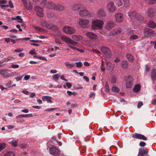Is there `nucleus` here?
Wrapping results in <instances>:
<instances>
[{"instance_id":"b1692460","label":"nucleus","mask_w":156,"mask_h":156,"mask_svg":"<svg viewBox=\"0 0 156 156\" xmlns=\"http://www.w3.org/2000/svg\"><path fill=\"white\" fill-rule=\"evenodd\" d=\"M54 10H56L58 11H63L64 7L61 5H55V8Z\"/></svg>"},{"instance_id":"a211bd4d","label":"nucleus","mask_w":156,"mask_h":156,"mask_svg":"<svg viewBox=\"0 0 156 156\" xmlns=\"http://www.w3.org/2000/svg\"><path fill=\"white\" fill-rule=\"evenodd\" d=\"M136 17L134 22H140L143 20V18L142 16L137 12Z\"/></svg>"},{"instance_id":"58836bf2","label":"nucleus","mask_w":156,"mask_h":156,"mask_svg":"<svg viewBox=\"0 0 156 156\" xmlns=\"http://www.w3.org/2000/svg\"><path fill=\"white\" fill-rule=\"evenodd\" d=\"M135 33V31L133 30H129L127 32L128 34L130 36H132Z\"/></svg>"},{"instance_id":"4468645a","label":"nucleus","mask_w":156,"mask_h":156,"mask_svg":"<svg viewBox=\"0 0 156 156\" xmlns=\"http://www.w3.org/2000/svg\"><path fill=\"white\" fill-rule=\"evenodd\" d=\"M83 5L81 4H75L72 7L73 10L74 11H79V12L82 8H83Z\"/></svg>"},{"instance_id":"e2e57ef3","label":"nucleus","mask_w":156,"mask_h":156,"mask_svg":"<svg viewBox=\"0 0 156 156\" xmlns=\"http://www.w3.org/2000/svg\"><path fill=\"white\" fill-rule=\"evenodd\" d=\"M20 147L21 148H26L27 147V146L26 145L23 144H20Z\"/></svg>"},{"instance_id":"4d7b16f0","label":"nucleus","mask_w":156,"mask_h":156,"mask_svg":"<svg viewBox=\"0 0 156 156\" xmlns=\"http://www.w3.org/2000/svg\"><path fill=\"white\" fill-rule=\"evenodd\" d=\"M35 28L36 30L42 32L44 31V29L40 27H35Z\"/></svg>"},{"instance_id":"20e7f679","label":"nucleus","mask_w":156,"mask_h":156,"mask_svg":"<svg viewBox=\"0 0 156 156\" xmlns=\"http://www.w3.org/2000/svg\"><path fill=\"white\" fill-rule=\"evenodd\" d=\"M79 14L81 17H83L91 16L90 12L86 9L84 6H83V8H82L79 12Z\"/></svg>"},{"instance_id":"de8ad7c7","label":"nucleus","mask_w":156,"mask_h":156,"mask_svg":"<svg viewBox=\"0 0 156 156\" xmlns=\"http://www.w3.org/2000/svg\"><path fill=\"white\" fill-rule=\"evenodd\" d=\"M60 77V75L58 74H56L53 76V79L54 80H57Z\"/></svg>"},{"instance_id":"f257e3e1","label":"nucleus","mask_w":156,"mask_h":156,"mask_svg":"<svg viewBox=\"0 0 156 156\" xmlns=\"http://www.w3.org/2000/svg\"><path fill=\"white\" fill-rule=\"evenodd\" d=\"M103 24V22L100 20H95L92 22L91 28L94 30L101 29Z\"/></svg>"},{"instance_id":"13d9d810","label":"nucleus","mask_w":156,"mask_h":156,"mask_svg":"<svg viewBox=\"0 0 156 156\" xmlns=\"http://www.w3.org/2000/svg\"><path fill=\"white\" fill-rule=\"evenodd\" d=\"M26 8L28 10H30L32 9V6L30 5V4H28V5H27V6L26 7Z\"/></svg>"},{"instance_id":"393cba45","label":"nucleus","mask_w":156,"mask_h":156,"mask_svg":"<svg viewBox=\"0 0 156 156\" xmlns=\"http://www.w3.org/2000/svg\"><path fill=\"white\" fill-rule=\"evenodd\" d=\"M72 38L74 40L79 41L82 39V37L79 35H74L72 36Z\"/></svg>"},{"instance_id":"473e14b6","label":"nucleus","mask_w":156,"mask_h":156,"mask_svg":"<svg viewBox=\"0 0 156 156\" xmlns=\"http://www.w3.org/2000/svg\"><path fill=\"white\" fill-rule=\"evenodd\" d=\"M34 58L41 59L43 61H47V59L44 56H37V55H34Z\"/></svg>"},{"instance_id":"cd10ccee","label":"nucleus","mask_w":156,"mask_h":156,"mask_svg":"<svg viewBox=\"0 0 156 156\" xmlns=\"http://www.w3.org/2000/svg\"><path fill=\"white\" fill-rule=\"evenodd\" d=\"M147 25L149 27L152 28H155L156 26L155 23L151 21H150L148 22Z\"/></svg>"},{"instance_id":"c756f323","label":"nucleus","mask_w":156,"mask_h":156,"mask_svg":"<svg viewBox=\"0 0 156 156\" xmlns=\"http://www.w3.org/2000/svg\"><path fill=\"white\" fill-rule=\"evenodd\" d=\"M140 89V86L139 84L136 85L133 89V91L135 93H138L139 92Z\"/></svg>"},{"instance_id":"4be33fe9","label":"nucleus","mask_w":156,"mask_h":156,"mask_svg":"<svg viewBox=\"0 0 156 156\" xmlns=\"http://www.w3.org/2000/svg\"><path fill=\"white\" fill-rule=\"evenodd\" d=\"M114 25L115 23L113 22H110L106 25V28L108 30H110L114 26Z\"/></svg>"},{"instance_id":"a18cd8bd","label":"nucleus","mask_w":156,"mask_h":156,"mask_svg":"<svg viewBox=\"0 0 156 156\" xmlns=\"http://www.w3.org/2000/svg\"><path fill=\"white\" fill-rule=\"evenodd\" d=\"M18 142L17 140H12L11 142V143L12 146L14 147L17 146V144Z\"/></svg>"},{"instance_id":"9b49d317","label":"nucleus","mask_w":156,"mask_h":156,"mask_svg":"<svg viewBox=\"0 0 156 156\" xmlns=\"http://www.w3.org/2000/svg\"><path fill=\"white\" fill-rule=\"evenodd\" d=\"M132 136L135 139L142 140H147V137L144 135L138 133H134L132 134Z\"/></svg>"},{"instance_id":"9d476101","label":"nucleus","mask_w":156,"mask_h":156,"mask_svg":"<svg viewBox=\"0 0 156 156\" xmlns=\"http://www.w3.org/2000/svg\"><path fill=\"white\" fill-rule=\"evenodd\" d=\"M144 31L145 35L147 37H150L156 35V33H154V31L150 29H146Z\"/></svg>"},{"instance_id":"6ab92c4d","label":"nucleus","mask_w":156,"mask_h":156,"mask_svg":"<svg viewBox=\"0 0 156 156\" xmlns=\"http://www.w3.org/2000/svg\"><path fill=\"white\" fill-rule=\"evenodd\" d=\"M55 5L53 2H48L46 4V7L49 9L55 10Z\"/></svg>"},{"instance_id":"f704fd0d","label":"nucleus","mask_w":156,"mask_h":156,"mask_svg":"<svg viewBox=\"0 0 156 156\" xmlns=\"http://www.w3.org/2000/svg\"><path fill=\"white\" fill-rule=\"evenodd\" d=\"M58 28L57 26L55 25H53L52 24H50L48 28L49 29H52L54 30H56Z\"/></svg>"},{"instance_id":"6e6d98bb","label":"nucleus","mask_w":156,"mask_h":156,"mask_svg":"<svg viewBox=\"0 0 156 156\" xmlns=\"http://www.w3.org/2000/svg\"><path fill=\"white\" fill-rule=\"evenodd\" d=\"M146 145V143L144 141L140 142L139 143V145L141 147H144Z\"/></svg>"},{"instance_id":"09e8293b","label":"nucleus","mask_w":156,"mask_h":156,"mask_svg":"<svg viewBox=\"0 0 156 156\" xmlns=\"http://www.w3.org/2000/svg\"><path fill=\"white\" fill-rule=\"evenodd\" d=\"M23 118H29L33 117V115L32 114H22Z\"/></svg>"},{"instance_id":"680f3d73","label":"nucleus","mask_w":156,"mask_h":156,"mask_svg":"<svg viewBox=\"0 0 156 156\" xmlns=\"http://www.w3.org/2000/svg\"><path fill=\"white\" fill-rule=\"evenodd\" d=\"M23 75L22 76H19L17 77H15V79H16V80L17 81H20V80H21L22 79V78L23 77Z\"/></svg>"},{"instance_id":"aec40b11","label":"nucleus","mask_w":156,"mask_h":156,"mask_svg":"<svg viewBox=\"0 0 156 156\" xmlns=\"http://www.w3.org/2000/svg\"><path fill=\"white\" fill-rule=\"evenodd\" d=\"M42 100L44 101H47L48 103H52L53 102L51 100L52 98L51 97L48 96H44L42 97Z\"/></svg>"},{"instance_id":"ea45409f","label":"nucleus","mask_w":156,"mask_h":156,"mask_svg":"<svg viewBox=\"0 0 156 156\" xmlns=\"http://www.w3.org/2000/svg\"><path fill=\"white\" fill-rule=\"evenodd\" d=\"M6 145V144L5 143H0V151L5 148Z\"/></svg>"},{"instance_id":"0eeeda50","label":"nucleus","mask_w":156,"mask_h":156,"mask_svg":"<svg viewBox=\"0 0 156 156\" xmlns=\"http://www.w3.org/2000/svg\"><path fill=\"white\" fill-rule=\"evenodd\" d=\"M101 50L106 56L109 58L111 57V52L108 48L102 47L101 48Z\"/></svg>"},{"instance_id":"338daca9","label":"nucleus","mask_w":156,"mask_h":156,"mask_svg":"<svg viewBox=\"0 0 156 156\" xmlns=\"http://www.w3.org/2000/svg\"><path fill=\"white\" fill-rule=\"evenodd\" d=\"M9 7H10L11 8H13L14 7V6L12 3L11 1H9Z\"/></svg>"},{"instance_id":"f03ea898","label":"nucleus","mask_w":156,"mask_h":156,"mask_svg":"<svg viewBox=\"0 0 156 156\" xmlns=\"http://www.w3.org/2000/svg\"><path fill=\"white\" fill-rule=\"evenodd\" d=\"M78 23L79 25L83 28H88L90 26V21L88 20L80 19Z\"/></svg>"},{"instance_id":"774afa93","label":"nucleus","mask_w":156,"mask_h":156,"mask_svg":"<svg viewBox=\"0 0 156 156\" xmlns=\"http://www.w3.org/2000/svg\"><path fill=\"white\" fill-rule=\"evenodd\" d=\"M12 67L13 68H18L19 67V66L18 65H11Z\"/></svg>"},{"instance_id":"603ef678","label":"nucleus","mask_w":156,"mask_h":156,"mask_svg":"<svg viewBox=\"0 0 156 156\" xmlns=\"http://www.w3.org/2000/svg\"><path fill=\"white\" fill-rule=\"evenodd\" d=\"M47 15L48 18H52L54 17V14L53 13L49 12L47 13Z\"/></svg>"},{"instance_id":"412c9836","label":"nucleus","mask_w":156,"mask_h":156,"mask_svg":"<svg viewBox=\"0 0 156 156\" xmlns=\"http://www.w3.org/2000/svg\"><path fill=\"white\" fill-rule=\"evenodd\" d=\"M151 77L152 80L154 82L156 80V69L152 70Z\"/></svg>"},{"instance_id":"7c9ffc66","label":"nucleus","mask_w":156,"mask_h":156,"mask_svg":"<svg viewBox=\"0 0 156 156\" xmlns=\"http://www.w3.org/2000/svg\"><path fill=\"white\" fill-rule=\"evenodd\" d=\"M23 118L22 114L16 117L17 122L19 123H23V122L22 120V118Z\"/></svg>"},{"instance_id":"4c0bfd02","label":"nucleus","mask_w":156,"mask_h":156,"mask_svg":"<svg viewBox=\"0 0 156 156\" xmlns=\"http://www.w3.org/2000/svg\"><path fill=\"white\" fill-rule=\"evenodd\" d=\"M134 34L132 36H130L129 39L131 40H134L138 39L139 37L138 36Z\"/></svg>"},{"instance_id":"c85d7f7f","label":"nucleus","mask_w":156,"mask_h":156,"mask_svg":"<svg viewBox=\"0 0 156 156\" xmlns=\"http://www.w3.org/2000/svg\"><path fill=\"white\" fill-rule=\"evenodd\" d=\"M126 57L128 60L130 62H133L134 60V58L133 56L130 54H127L126 55Z\"/></svg>"},{"instance_id":"69168bd1","label":"nucleus","mask_w":156,"mask_h":156,"mask_svg":"<svg viewBox=\"0 0 156 156\" xmlns=\"http://www.w3.org/2000/svg\"><path fill=\"white\" fill-rule=\"evenodd\" d=\"M66 85L67 86V87L69 88H71L72 87V84L71 83H69V82H67L66 83Z\"/></svg>"},{"instance_id":"37998d69","label":"nucleus","mask_w":156,"mask_h":156,"mask_svg":"<svg viewBox=\"0 0 156 156\" xmlns=\"http://www.w3.org/2000/svg\"><path fill=\"white\" fill-rule=\"evenodd\" d=\"M112 90L115 92H118L119 91V89L118 87H113L112 88Z\"/></svg>"},{"instance_id":"6e6552de","label":"nucleus","mask_w":156,"mask_h":156,"mask_svg":"<svg viewBox=\"0 0 156 156\" xmlns=\"http://www.w3.org/2000/svg\"><path fill=\"white\" fill-rule=\"evenodd\" d=\"M107 8L108 12H114L116 10V8L112 2L108 3L107 5Z\"/></svg>"},{"instance_id":"5701e85b","label":"nucleus","mask_w":156,"mask_h":156,"mask_svg":"<svg viewBox=\"0 0 156 156\" xmlns=\"http://www.w3.org/2000/svg\"><path fill=\"white\" fill-rule=\"evenodd\" d=\"M121 65L122 68L124 69H126L128 68V63L126 61H122L121 62Z\"/></svg>"},{"instance_id":"2eb2a0df","label":"nucleus","mask_w":156,"mask_h":156,"mask_svg":"<svg viewBox=\"0 0 156 156\" xmlns=\"http://www.w3.org/2000/svg\"><path fill=\"white\" fill-rule=\"evenodd\" d=\"M136 12L135 11H133L129 12L128 13V16L130 19L132 20L133 21H134L135 19L136 18Z\"/></svg>"},{"instance_id":"39448f33","label":"nucleus","mask_w":156,"mask_h":156,"mask_svg":"<svg viewBox=\"0 0 156 156\" xmlns=\"http://www.w3.org/2000/svg\"><path fill=\"white\" fill-rule=\"evenodd\" d=\"M34 9L38 16L40 17L44 16L43 10L42 8L38 6H36L34 7Z\"/></svg>"},{"instance_id":"79ce46f5","label":"nucleus","mask_w":156,"mask_h":156,"mask_svg":"<svg viewBox=\"0 0 156 156\" xmlns=\"http://www.w3.org/2000/svg\"><path fill=\"white\" fill-rule=\"evenodd\" d=\"M116 78L115 76L112 77L110 81L112 83L114 84L116 82Z\"/></svg>"},{"instance_id":"1a4fd4ad","label":"nucleus","mask_w":156,"mask_h":156,"mask_svg":"<svg viewBox=\"0 0 156 156\" xmlns=\"http://www.w3.org/2000/svg\"><path fill=\"white\" fill-rule=\"evenodd\" d=\"M61 38L63 41L68 44H74L76 43V41L64 35L61 36Z\"/></svg>"},{"instance_id":"ddd939ff","label":"nucleus","mask_w":156,"mask_h":156,"mask_svg":"<svg viewBox=\"0 0 156 156\" xmlns=\"http://www.w3.org/2000/svg\"><path fill=\"white\" fill-rule=\"evenodd\" d=\"M148 149L147 148L140 149L137 156H144L148 154Z\"/></svg>"},{"instance_id":"a19ab883","label":"nucleus","mask_w":156,"mask_h":156,"mask_svg":"<svg viewBox=\"0 0 156 156\" xmlns=\"http://www.w3.org/2000/svg\"><path fill=\"white\" fill-rule=\"evenodd\" d=\"M65 65L67 67L68 69H71L73 68L75 66V65L74 64H69L68 62H66Z\"/></svg>"},{"instance_id":"bf43d9fd","label":"nucleus","mask_w":156,"mask_h":156,"mask_svg":"<svg viewBox=\"0 0 156 156\" xmlns=\"http://www.w3.org/2000/svg\"><path fill=\"white\" fill-rule=\"evenodd\" d=\"M143 105V103L142 102L140 101L139 102L138 104L137 105V108H140Z\"/></svg>"},{"instance_id":"c03bdc74","label":"nucleus","mask_w":156,"mask_h":156,"mask_svg":"<svg viewBox=\"0 0 156 156\" xmlns=\"http://www.w3.org/2000/svg\"><path fill=\"white\" fill-rule=\"evenodd\" d=\"M112 64L110 62H108L106 64V68L108 70H110Z\"/></svg>"},{"instance_id":"f8f14e48","label":"nucleus","mask_w":156,"mask_h":156,"mask_svg":"<svg viewBox=\"0 0 156 156\" xmlns=\"http://www.w3.org/2000/svg\"><path fill=\"white\" fill-rule=\"evenodd\" d=\"M115 21L117 22H121L124 19L122 14L120 13H116L115 14Z\"/></svg>"},{"instance_id":"7ed1b4c3","label":"nucleus","mask_w":156,"mask_h":156,"mask_svg":"<svg viewBox=\"0 0 156 156\" xmlns=\"http://www.w3.org/2000/svg\"><path fill=\"white\" fill-rule=\"evenodd\" d=\"M60 150L54 146H52L50 148V154L55 156H60Z\"/></svg>"},{"instance_id":"e433bc0d","label":"nucleus","mask_w":156,"mask_h":156,"mask_svg":"<svg viewBox=\"0 0 156 156\" xmlns=\"http://www.w3.org/2000/svg\"><path fill=\"white\" fill-rule=\"evenodd\" d=\"M6 72L4 69H0V75H2L4 77L6 78Z\"/></svg>"},{"instance_id":"8fccbe9b","label":"nucleus","mask_w":156,"mask_h":156,"mask_svg":"<svg viewBox=\"0 0 156 156\" xmlns=\"http://www.w3.org/2000/svg\"><path fill=\"white\" fill-rule=\"evenodd\" d=\"M76 66L77 67L80 68L81 67L83 66V64L82 63L80 62H76Z\"/></svg>"},{"instance_id":"5fc2aeb1","label":"nucleus","mask_w":156,"mask_h":156,"mask_svg":"<svg viewBox=\"0 0 156 156\" xmlns=\"http://www.w3.org/2000/svg\"><path fill=\"white\" fill-rule=\"evenodd\" d=\"M124 2V5L126 7L128 6L129 5V0H123Z\"/></svg>"},{"instance_id":"052dcab7","label":"nucleus","mask_w":156,"mask_h":156,"mask_svg":"<svg viewBox=\"0 0 156 156\" xmlns=\"http://www.w3.org/2000/svg\"><path fill=\"white\" fill-rule=\"evenodd\" d=\"M7 2L6 0H0V5L3 4H5L7 3Z\"/></svg>"},{"instance_id":"a878e982","label":"nucleus","mask_w":156,"mask_h":156,"mask_svg":"<svg viewBox=\"0 0 156 156\" xmlns=\"http://www.w3.org/2000/svg\"><path fill=\"white\" fill-rule=\"evenodd\" d=\"M98 16L99 17H105V14L104 11L102 9H100L97 13Z\"/></svg>"},{"instance_id":"72a5a7b5","label":"nucleus","mask_w":156,"mask_h":156,"mask_svg":"<svg viewBox=\"0 0 156 156\" xmlns=\"http://www.w3.org/2000/svg\"><path fill=\"white\" fill-rule=\"evenodd\" d=\"M126 87L127 88L131 87L133 86L132 82L131 81H127L126 83Z\"/></svg>"},{"instance_id":"3c124183","label":"nucleus","mask_w":156,"mask_h":156,"mask_svg":"<svg viewBox=\"0 0 156 156\" xmlns=\"http://www.w3.org/2000/svg\"><path fill=\"white\" fill-rule=\"evenodd\" d=\"M16 20H17V21L20 23H22L23 19L21 18V17L20 16H16Z\"/></svg>"},{"instance_id":"f3484780","label":"nucleus","mask_w":156,"mask_h":156,"mask_svg":"<svg viewBox=\"0 0 156 156\" xmlns=\"http://www.w3.org/2000/svg\"><path fill=\"white\" fill-rule=\"evenodd\" d=\"M86 35L87 37L92 39L97 38V35L91 32H87L86 34Z\"/></svg>"},{"instance_id":"49530a36","label":"nucleus","mask_w":156,"mask_h":156,"mask_svg":"<svg viewBox=\"0 0 156 156\" xmlns=\"http://www.w3.org/2000/svg\"><path fill=\"white\" fill-rule=\"evenodd\" d=\"M101 72H104L105 70V68L103 66L104 62L103 61H101Z\"/></svg>"},{"instance_id":"c9c22d12","label":"nucleus","mask_w":156,"mask_h":156,"mask_svg":"<svg viewBox=\"0 0 156 156\" xmlns=\"http://www.w3.org/2000/svg\"><path fill=\"white\" fill-rule=\"evenodd\" d=\"M4 156H15L14 153L11 151L7 152L5 154Z\"/></svg>"},{"instance_id":"bb28decb","label":"nucleus","mask_w":156,"mask_h":156,"mask_svg":"<svg viewBox=\"0 0 156 156\" xmlns=\"http://www.w3.org/2000/svg\"><path fill=\"white\" fill-rule=\"evenodd\" d=\"M76 43L75 44H68V47H69L71 49H73V50L75 51L77 50L78 51H79V48L76 47L74 46L76 45L77 44V42H76Z\"/></svg>"},{"instance_id":"dca6fc26","label":"nucleus","mask_w":156,"mask_h":156,"mask_svg":"<svg viewBox=\"0 0 156 156\" xmlns=\"http://www.w3.org/2000/svg\"><path fill=\"white\" fill-rule=\"evenodd\" d=\"M147 14L148 16L150 18L153 17L154 16V9L152 8L148 9Z\"/></svg>"},{"instance_id":"0e129e2a","label":"nucleus","mask_w":156,"mask_h":156,"mask_svg":"<svg viewBox=\"0 0 156 156\" xmlns=\"http://www.w3.org/2000/svg\"><path fill=\"white\" fill-rule=\"evenodd\" d=\"M78 106V104L76 103L72 104L71 105V107L72 108L74 107H77Z\"/></svg>"},{"instance_id":"423d86ee","label":"nucleus","mask_w":156,"mask_h":156,"mask_svg":"<svg viewBox=\"0 0 156 156\" xmlns=\"http://www.w3.org/2000/svg\"><path fill=\"white\" fill-rule=\"evenodd\" d=\"M63 31L66 34H71L74 33L76 30L74 28L72 27L66 26L63 28Z\"/></svg>"},{"instance_id":"864d4df0","label":"nucleus","mask_w":156,"mask_h":156,"mask_svg":"<svg viewBox=\"0 0 156 156\" xmlns=\"http://www.w3.org/2000/svg\"><path fill=\"white\" fill-rule=\"evenodd\" d=\"M116 5L118 6H120L123 4L122 2L120 0H118L116 3Z\"/></svg>"},{"instance_id":"2f4dec72","label":"nucleus","mask_w":156,"mask_h":156,"mask_svg":"<svg viewBox=\"0 0 156 156\" xmlns=\"http://www.w3.org/2000/svg\"><path fill=\"white\" fill-rule=\"evenodd\" d=\"M50 23H49L45 21H43L41 22V25L43 27H46L48 29Z\"/></svg>"}]
</instances>
